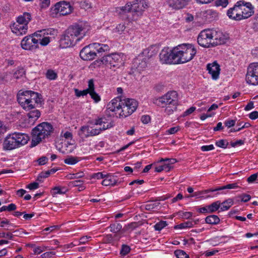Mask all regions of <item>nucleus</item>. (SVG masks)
I'll return each mask as SVG.
<instances>
[{
  "instance_id": "obj_1",
  "label": "nucleus",
  "mask_w": 258,
  "mask_h": 258,
  "mask_svg": "<svg viewBox=\"0 0 258 258\" xmlns=\"http://www.w3.org/2000/svg\"><path fill=\"white\" fill-rule=\"evenodd\" d=\"M91 26L87 22H79L70 25L61 36L59 46L62 48L74 46L88 35Z\"/></svg>"
},
{
  "instance_id": "obj_2",
  "label": "nucleus",
  "mask_w": 258,
  "mask_h": 258,
  "mask_svg": "<svg viewBox=\"0 0 258 258\" xmlns=\"http://www.w3.org/2000/svg\"><path fill=\"white\" fill-rule=\"evenodd\" d=\"M107 120L105 117H98L90 120L89 123L92 126H81L79 135L82 138H87L99 135L103 131L111 127V125L107 123Z\"/></svg>"
},
{
  "instance_id": "obj_3",
  "label": "nucleus",
  "mask_w": 258,
  "mask_h": 258,
  "mask_svg": "<svg viewBox=\"0 0 258 258\" xmlns=\"http://www.w3.org/2000/svg\"><path fill=\"white\" fill-rule=\"evenodd\" d=\"M17 101L23 109L29 111L40 105L42 98V95L37 92L26 90L22 92L19 91L17 95Z\"/></svg>"
},
{
  "instance_id": "obj_4",
  "label": "nucleus",
  "mask_w": 258,
  "mask_h": 258,
  "mask_svg": "<svg viewBox=\"0 0 258 258\" xmlns=\"http://www.w3.org/2000/svg\"><path fill=\"white\" fill-rule=\"evenodd\" d=\"M158 106L165 108L164 112L168 115L172 114L178 104V96L175 91H169L155 102Z\"/></svg>"
},
{
  "instance_id": "obj_5",
  "label": "nucleus",
  "mask_w": 258,
  "mask_h": 258,
  "mask_svg": "<svg viewBox=\"0 0 258 258\" xmlns=\"http://www.w3.org/2000/svg\"><path fill=\"white\" fill-rule=\"evenodd\" d=\"M177 64L184 63L192 60L197 53V49L191 44L183 43L174 47Z\"/></svg>"
},
{
  "instance_id": "obj_6",
  "label": "nucleus",
  "mask_w": 258,
  "mask_h": 258,
  "mask_svg": "<svg viewBox=\"0 0 258 258\" xmlns=\"http://www.w3.org/2000/svg\"><path fill=\"white\" fill-rule=\"evenodd\" d=\"M53 127L50 123L43 122L38 124L31 131L32 143L34 146L43 140L48 138L53 132Z\"/></svg>"
},
{
  "instance_id": "obj_7",
  "label": "nucleus",
  "mask_w": 258,
  "mask_h": 258,
  "mask_svg": "<svg viewBox=\"0 0 258 258\" xmlns=\"http://www.w3.org/2000/svg\"><path fill=\"white\" fill-rule=\"evenodd\" d=\"M29 136L23 133L15 132L8 135L4 142V148L6 150H12L19 148L28 143Z\"/></svg>"
},
{
  "instance_id": "obj_8",
  "label": "nucleus",
  "mask_w": 258,
  "mask_h": 258,
  "mask_svg": "<svg viewBox=\"0 0 258 258\" xmlns=\"http://www.w3.org/2000/svg\"><path fill=\"white\" fill-rule=\"evenodd\" d=\"M138 105L137 101L133 99L122 100L119 117H126L132 114L136 110Z\"/></svg>"
},
{
  "instance_id": "obj_9",
  "label": "nucleus",
  "mask_w": 258,
  "mask_h": 258,
  "mask_svg": "<svg viewBox=\"0 0 258 258\" xmlns=\"http://www.w3.org/2000/svg\"><path fill=\"white\" fill-rule=\"evenodd\" d=\"M73 8L69 2L60 1L51 8V13L53 17H56L58 14L60 15H67L72 13Z\"/></svg>"
},
{
  "instance_id": "obj_10",
  "label": "nucleus",
  "mask_w": 258,
  "mask_h": 258,
  "mask_svg": "<svg viewBox=\"0 0 258 258\" xmlns=\"http://www.w3.org/2000/svg\"><path fill=\"white\" fill-rule=\"evenodd\" d=\"M123 54L115 53L102 57L101 61L106 66L117 67L123 63Z\"/></svg>"
},
{
  "instance_id": "obj_11",
  "label": "nucleus",
  "mask_w": 258,
  "mask_h": 258,
  "mask_svg": "<svg viewBox=\"0 0 258 258\" xmlns=\"http://www.w3.org/2000/svg\"><path fill=\"white\" fill-rule=\"evenodd\" d=\"M246 81L249 84L258 85V62H252L247 68Z\"/></svg>"
},
{
  "instance_id": "obj_12",
  "label": "nucleus",
  "mask_w": 258,
  "mask_h": 258,
  "mask_svg": "<svg viewBox=\"0 0 258 258\" xmlns=\"http://www.w3.org/2000/svg\"><path fill=\"white\" fill-rule=\"evenodd\" d=\"M174 54L175 53L174 47L172 49H170L169 47H164L160 53V60L162 63L177 64Z\"/></svg>"
},
{
  "instance_id": "obj_13",
  "label": "nucleus",
  "mask_w": 258,
  "mask_h": 258,
  "mask_svg": "<svg viewBox=\"0 0 258 258\" xmlns=\"http://www.w3.org/2000/svg\"><path fill=\"white\" fill-rule=\"evenodd\" d=\"M197 41L198 44L203 47H214L211 29H205L202 31L198 35Z\"/></svg>"
},
{
  "instance_id": "obj_14",
  "label": "nucleus",
  "mask_w": 258,
  "mask_h": 258,
  "mask_svg": "<svg viewBox=\"0 0 258 258\" xmlns=\"http://www.w3.org/2000/svg\"><path fill=\"white\" fill-rule=\"evenodd\" d=\"M21 45L24 50L35 51L38 48V40L34 36V34L26 36L21 41Z\"/></svg>"
},
{
  "instance_id": "obj_15",
  "label": "nucleus",
  "mask_w": 258,
  "mask_h": 258,
  "mask_svg": "<svg viewBox=\"0 0 258 258\" xmlns=\"http://www.w3.org/2000/svg\"><path fill=\"white\" fill-rule=\"evenodd\" d=\"M243 4V1H239L236 3L232 8L227 11V15L231 20L240 21L243 20L240 10V4Z\"/></svg>"
},
{
  "instance_id": "obj_16",
  "label": "nucleus",
  "mask_w": 258,
  "mask_h": 258,
  "mask_svg": "<svg viewBox=\"0 0 258 258\" xmlns=\"http://www.w3.org/2000/svg\"><path fill=\"white\" fill-rule=\"evenodd\" d=\"M213 45L214 46L225 43L227 40V37L220 31L211 29Z\"/></svg>"
},
{
  "instance_id": "obj_17",
  "label": "nucleus",
  "mask_w": 258,
  "mask_h": 258,
  "mask_svg": "<svg viewBox=\"0 0 258 258\" xmlns=\"http://www.w3.org/2000/svg\"><path fill=\"white\" fill-rule=\"evenodd\" d=\"M240 10L242 19H246L250 17L254 13V7L249 2L243 1V4H240Z\"/></svg>"
},
{
  "instance_id": "obj_18",
  "label": "nucleus",
  "mask_w": 258,
  "mask_h": 258,
  "mask_svg": "<svg viewBox=\"0 0 258 258\" xmlns=\"http://www.w3.org/2000/svg\"><path fill=\"white\" fill-rule=\"evenodd\" d=\"M121 99L119 97L113 99L107 106V109L109 111L114 112L116 116L119 117V112L121 106Z\"/></svg>"
},
{
  "instance_id": "obj_19",
  "label": "nucleus",
  "mask_w": 258,
  "mask_h": 258,
  "mask_svg": "<svg viewBox=\"0 0 258 258\" xmlns=\"http://www.w3.org/2000/svg\"><path fill=\"white\" fill-rule=\"evenodd\" d=\"M50 33L49 30H42L36 32L34 33V36L36 37V39L38 40V44H40L42 46H46L50 42V38L46 36Z\"/></svg>"
},
{
  "instance_id": "obj_20",
  "label": "nucleus",
  "mask_w": 258,
  "mask_h": 258,
  "mask_svg": "<svg viewBox=\"0 0 258 258\" xmlns=\"http://www.w3.org/2000/svg\"><path fill=\"white\" fill-rule=\"evenodd\" d=\"M220 201H217L212 203L211 204L207 205L205 207L199 208L198 212L202 214L213 213L220 210Z\"/></svg>"
},
{
  "instance_id": "obj_21",
  "label": "nucleus",
  "mask_w": 258,
  "mask_h": 258,
  "mask_svg": "<svg viewBox=\"0 0 258 258\" xmlns=\"http://www.w3.org/2000/svg\"><path fill=\"white\" fill-rule=\"evenodd\" d=\"M191 0H167L168 6L172 10H178L185 7Z\"/></svg>"
},
{
  "instance_id": "obj_22",
  "label": "nucleus",
  "mask_w": 258,
  "mask_h": 258,
  "mask_svg": "<svg viewBox=\"0 0 258 258\" xmlns=\"http://www.w3.org/2000/svg\"><path fill=\"white\" fill-rule=\"evenodd\" d=\"M201 16L205 22L209 23L217 19L218 17V14L213 9H207L202 11Z\"/></svg>"
},
{
  "instance_id": "obj_23",
  "label": "nucleus",
  "mask_w": 258,
  "mask_h": 258,
  "mask_svg": "<svg viewBox=\"0 0 258 258\" xmlns=\"http://www.w3.org/2000/svg\"><path fill=\"white\" fill-rule=\"evenodd\" d=\"M80 56L82 59L85 60H93L96 56L95 52L89 45L86 46L81 50Z\"/></svg>"
},
{
  "instance_id": "obj_24",
  "label": "nucleus",
  "mask_w": 258,
  "mask_h": 258,
  "mask_svg": "<svg viewBox=\"0 0 258 258\" xmlns=\"http://www.w3.org/2000/svg\"><path fill=\"white\" fill-rule=\"evenodd\" d=\"M207 70L208 71V73L211 75L212 78L213 80H216L219 78L220 68L216 61L208 63L207 66Z\"/></svg>"
},
{
  "instance_id": "obj_25",
  "label": "nucleus",
  "mask_w": 258,
  "mask_h": 258,
  "mask_svg": "<svg viewBox=\"0 0 258 258\" xmlns=\"http://www.w3.org/2000/svg\"><path fill=\"white\" fill-rule=\"evenodd\" d=\"M147 66L146 59H141L140 57H138L134 59L132 68L134 72H137L141 73L146 69Z\"/></svg>"
},
{
  "instance_id": "obj_26",
  "label": "nucleus",
  "mask_w": 258,
  "mask_h": 258,
  "mask_svg": "<svg viewBox=\"0 0 258 258\" xmlns=\"http://www.w3.org/2000/svg\"><path fill=\"white\" fill-rule=\"evenodd\" d=\"M12 31L17 35H23L25 34L28 30V26L24 25L19 22L14 23L11 27Z\"/></svg>"
},
{
  "instance_id": "obj_27",
  "label": "nucleus",
  "mask_w": 258,
  "mask_h": 258,
  "mask_svg": "<svg viewBox=\"0 0 258 258\" xmlns=\"http://www.w3.org/2000/svg\"><path fill=\"white\" fill-rule=\"evenodd\" d=\"M92 49L95 52L96 55L97 53H102L110 49V47L107 44H101L99 43H93L89 44Z\"/></svg>"
},
{
  "instance_id": "obj_28",
  "label": "nucleus",
  "mask_w": 258,
  "mask_h": 258,
  "mask_svg": "<svg viewBox=\"0 0 258 258\" xmlns=\"http://www.w3.org/2000/svg\"><path fill=\"white\" fill-rule=\"evenodd\" d=\"M89 94L95 103H98L101 100L100 96L95 91V85L93 79L89 80Z\"/></svg>"
},
{
  "instance_id": "obj_29",
  "label": "nucleus",
  "mask_w": 258,
  "mask_h": 258,
  "mask_svg": "<svg viewBox=\"0 0 258 258\" xmlns=\"http://www.w3.org/2000/svg\"><path fill=\"white\" fill-rule=\"evenodd\" d=\"M159 51V47L156 45H152L143 50L142 54L148 58L156 55Z\"/></svg>"
},
{
  "instance_id": "obj_30",
  "label": "nucleus",
  "mask_w": 258,
  "mask_h": 258,
  "mask_svg": "<svg viewBox=\"0 0 258 258\" xmlns=\"http://www.w3.org/2000/svg\"><path fill=\"white\" fill-rule=\"evenodd\" d=\"M31 19L32 16L31 14L28 12H24L17 18L16 21L17 22H19L20 24L21 23L24 25L28 26Z\"/></svg>"
},
{
  "instance_id": "obj_31",
  "label": "nucleus",
  "mask_w": 258,
  "mask_h": 258,
  "mask_svg": "<svg viewBox=\"0 0 258 258\" xmlns=\"http://www.w3.org/2000/svg\"><path fill=\"white\" fill-rule=\"evenodd\" d=\"M176 159H169V158H162L160 162H163V164L162 165L164 168V170L166 171H169L173 168L172 165L176 162Z\"/></svg>"
},
{
  "instance_id": "obj_32",
  "label": "nucleus",
  "mask_w": 258,
  "mask_h": 258,
  "mask_svg": "<svg viewBox=\"0 0 258 258\" xmlns=\"http://www.w3.org/2000/svg\"><path fill=\"white\" fill-rule=\"evenodd\" d=\"M131 2L127 3L124 6L119 7L116 8L115 12L119 15L125 14L131 12Z\"/></svg>"
},
{
  "instance_id": "obj_33",
  "label": "nucleus",
  "mask_w": 258,
  "mask_h": 258,
  "mask_svg": "<svg viewBox=\"0 0 258 258\" xmlns=\"http://www.w3.org/2000/svg\"><path fill=\"white\" fill-rule=\"evenodd\" d=\"M28 111L29 112L27 113V116L28 117L30 121L34 122L40 116V111L38 109H36V108L32 110H30Z\"/></svg>"
},
{
  "instance_id": "obj_34",
  "label": "nucleus",
  "mask_w": 258,
  "mask_h": 258,
  "mask_svg": "<svg viewBox=\"0 0 258 258\" xmlns=\"http://www.w3.org/2000/svg\"><path fill=\"white\" fill-rule=\"evenodd\" d=\"M207 224L210 225H217L220 222L219 217L216 215H210L206 217L205 219Z\"/></svg>"
},
{
  "instance_id": "obj_35",
  "label": "nucleus",
  "mask_w": 258,
  "mask_h": 258,
  "mask_svg": "<svg viewBox=\"0 0 258 258\" xmlns=\"http://www.w3.org/2000/svg\"><path fill=\"white\" fill-rule=\"evenodd\" d=\"M0 227L3 228L5 230L12 231L13 229L12 228L16 227V226L11 223L8 219L4 218L0 222Z\"/></svg>"
},
{
  "instance_id": "obj_36",
  "label": "nucleus",
  "mask_w": 258,
  "mask_h": 258,
  "mask_svg": "<svg viewBox=\"0 0 258 258\" xmlns=\"http://www.w3.org/2000/svg\"><path fill=\"white\" fill-rule=\"evenodd\" d=\"M132 8L131 12H141L143 11L144 5L143 3L138 2V1H136L131 3Z\"/></svg>"
},
{
  "instance_id": "obj_37",
  "label": "nucleus",
  "mask_w": 258,
  "mask_h": 258,
  "mask_svg": "<svg viewBox=\"0 0 258 258\" xmlns=\"http://www.w3.org/2000/svg\"><path fill=\"white\" fill-rule=\"evenodd\" d=\"M239 187L238 183L234 182L232 183L228 184L226 185L218 187L217 188H213L214 192L216 191L224 190V189H236Z\"/></svg>"
},
{
  "instance_id": "obj_38",
  "label": "nucleus",
  "mask_w": 258,
  "mask_h": 258,
  "mask_svg": "<svg viewBox=\"0 0 258 258\" xmlns=\"http://www.w3.org/2000/svg\"><path fill=\"white\" fill-rule=\"evenodd\" d=\"M103 179L101 183L104 186L113 185L115 183L114 177L110 174H107Z\"/></svg>"
},
{
  "instance_id": "obj_39",
  "label": "nucleus",
  "mask_w": 258,
  "mask_h": 258,
  "mask_svg": "<svg viewBox=\"0 0 258 258\" xmlns=\"http://www.w3.org/2000/svg\"><path fill=\"white\" fill-rule=\"evenodd\" d=\"M233 204L232 199H229L223 203L220 202V208L219 212L228 210Z\"/></svg>"
},
{
  "instance_id": "obj_40",
  "label": "nucleus",
  "mask_w": 258,
  "mask_h": 258,
  "mask_svg": "<svg viewBox=\"0 0 258 258\" xmlns=\"http://www.w3.org/2000/svg\"><path fill=\"white\" fill-rule=\"evenodd\" d=\"M74 91H75V95L78 97L87 95L88 94H89V80L88 81V82L87 89L83 90H79L78 89H75Z\"/></svg>"
},
{
  "instance_id": "obj_41",
  "label": "nucleus",
  "mask_w": 258,
  "mask_h": 258,
  "mask_svg": "<svg viewBox=\"0 0 258 258\" xmlns=\"http://www.w3.org/2000/svg\"><path fill=\"white\" fill-rule=\"evenodd\" d=\"M108 228L111 232L117 233L122 229V225L119 223H112L110 225Z\"/></svg>"
},
{
  "instance_id": "obj_42",
  "label": "nucleus",
  "mask_w": 258,
  "mask_h": 258,
  "mask_svg": "<svg viewBox=\"0 0 258 258\" xmlns=\"http://www.w3.org/2000/svg\"><path fill=\"white\" fill-rule=\"evenodd\" d=\"M79 162L78 157L70 156L64 160V163L68 165H75Z\"/></svg>"
},
{
  "instance_id": "obj_43",
  "label": "nucleus",
  "mask_w": 258,
  "mask_h": 258,
  "mask_svg": "<svg viewBox=\"0 0 258 258\" xmlns=\"http://www.w3.org/2000/svg\"><path fill=\"white\" fill-rule=\"evenodd\" d=\"M131 250V248L128 245L122 244L119 253L121 256H125L130 252Z\"/></svg>"
},
{
  "instance_id": "obj_44",
  "label": "nucleus",
  "mask_w": 258,
  "mask_h": 258,
  "mask_svg": "<svg viewBox=\"0 0 258 258\" xmlns=\"http://www.w3.org/2000/svg\"><path fill=\"white\" fill-rule=\"evenodd\" d=\"M215 145L218 147L226 149L229 145V143L226 140L221 139L220 140L217 141L215 142Z\"/></svg>"
},
{
  "instance_id": "obj_45",
  "label": "nucleus",
  "mask_w": 258,
  "mask_h": 258,
  "mask_svg": "<svg viewBox=\"0 0 258 258\" xmlns=\"http://www.w3.org/2000/svg\"><path fill=\"white\" fill-rule=\"evenodd\" d=\"M194 223L192 221H187L185 222L181 223L175 227V228H179L180 229H183L186 228H190L193 227Z\"/></svg>"
},
{
  "instance_id": "obj_46",
  "label": "nucleus",
  "mask_w": 258,
  "mask_h": 258,
  "mask_svg": "<svg viewBox=\"0 0 258 258\" xmlns=\"http://www.w3.org/2000/svg\"><path fill=\"white\" fill-rule=\"evenodd\" d=\"M209 192H214L213 188H210L206 190H203L198 192H195L192 195L190 196L189 197H201V195L208 194Z\"/></svg>"
},
{
  "instance_id": "obj_47",
  "label": "nucleus",
  "mask_w": 258,
  "mask_h": 258,
  "mask_svg": "<svg viewBox=\"0 0 258 258\" xmlns=\"http://www.w3.org/2000/svg\"><path fill=\"white\" fill-rule=\"evenodd\" d=\"M46 77L50 80H54L56 79L57 75L54 71L49 70L46 73Z\"/></svg>"
},
{
  "instance_id": "obj_48",
  "label": "nucleus",
  "mask_w": 258,
  "mask_h": 258,
  "mask_svg": "<svg viewBox=\"0 0 258 258\" xmlns=\"http://www.w3.org/2000/svg\"><path fill=\"white\" fill-rule=\"evenodd\" d=\"M174 254L177 258H188L189 256L186 253L182 250H176L174 251Z\"/></svg>"
},
{
  "instance_id": "obj_49",
  "label": "nucleus",
  "mask_w": 258,
  "mask_h": 258,
  "mask_svg": "<svg viewBox=\"0 0 258 258\" xmlns=\"http://www.w3.org/2000/svg\"><path fill=\"white\" fill-rule=\"evenodd\" d=\"M167 225V222L164 221H161L157 223L154 226V228L156 231H161L163 228Z\"/></svg>"
},
{
  "instance_id": "obj_50",
  "label": "nucleus",
  "mask_w": 258,
  "mask_h": 258,
  "mask_svg": "<svg viewBox=\"0 0 258 258\" xmlns=\"http://www.w3.org/2000/svg\"><path fill=\"white\" fill-rule=\"evenodd\" d=\"M159 204L160 203L158 202H150L146 205L145 208L147 210H152L157 208Z\"/></svg>"
},
{
  "instance_id": "obj_51",
  "label": "nucleus",
  "mask_w": 258,
  "mask_h": 258,
  "mask_svg": "<svg viewBox=\"0 0 258 258\" xmlns=\"http://www.w3.org/2000/svg\"><path fill=\"white\" fill-rule=\"evenodd\" d=\"M106 174H105L104 172L95 173L91 175V178L95 179H103L105 177Z\"/></svg>"
},
{
  "instance_id": "obj_52",
  "label": "nucleus",
  "mask_w": 258,
  "mask_h": 258,
  "mask_svg": "<svg viewBox=\"0 0 258 258\" xmlns=\"http://www.w3.org/2000/svg\"><path fill=\"white\" fill-rule=\"evenodd\" d=\"M53 190L55 194H63L67 192V189L64 187L56 186L53 188Z\"/></svg>"
},
{
  "instance_id": "obj_53",
  "label": "nucleus",
  "mask_w": 258,
  "mask_h": 258,
  "mask_svg": "<svg viewBox=\"0 0 258 258\" xmlns=\"http://www.w3.org/2000/svg\"><path fill=\"white\" fill-rule=\"evenodd\" d=\"M11 75L10 72H6L0 74V81L2 82H7L9 76Z\"/></svg>"
},
{
  "instance_id": "obj_54",
  "label": "nucleus",
  "mask_w": 258,
  "mask_h": 258,
  "mask_svg": "<svg viewBox=\"0 0 258 258\" xmlns=\"http://www.w3.org/2000/svg\"><path fill=\"white\" fill-rule=\"evenodd\" d=\"M84 181L81 180H76L69 182V185L72 187H82Z\"/></svg>"
},
{
  "instance_id": "obj_55",
  "label": "nucleus",
  "mask_w": 258,
  "mask_h": 258,
  "mask_svg": "<svg viewBox=\"0 0 258 258\" xmlns=\"http://www.w3.org/2000/svg\"><path fill=\"white\" fill-rule=\"evenodd\" d=\"M92 239V237L89 236H84L81 237L79 240V243H78V245H81V244H86L88 241L91 240Z\"/></svg>"
},
{
  "instance_id": "obj_56",
  "label": "nucleus",
  "mask_w": 258,
  "mask_h": 258,
  "mask_svg": "<svg viewBox=\"0 0 258 258\" xmlns=\"http://www.w3.org/2000/svg\"><path fill=\"white\" fill-rule=\"evenodd\" d=\"M125 26L123 24H119L114 29L113 32L121 34L125 30Z\"/></svg>"
},
{
  "instance_id": "obj_57",
  "label": "nucleus",
  "mask_w": 258,
  "mask_h": 258,
  "mask_svg": "<svg viewBox=\"0 0 258 258\" xmlns=\"http://www.w3.org/2000/svg\"><path fill=\"white\" fill-rule=\"evenodd\" d=\"M50 175L48 171L41 172L37 178V180L41 182L42 181V179L48 177Z\"/></svg>"
},
{
  "instance_id": "obj_58",
  "label": "nucleus",
  "mask_w": 258,
  "mask_h": 258,
  "mask_svg": "<svg viewBox=\"0 0 258 258\" xmlns=\"http://www.w3.org/2000/svg\"><path fill=\"white\" fill-rule=\"evenodd\" d=\"M24 74V72L23 69H19L15 71L14 73L13 76L14 78L18 79L22 77Z\"/></svg>"
},
{
  "instance_id": "obj_59",
  "label": "nucleus",
  "mask_w": 258,
  "mask_h": 258,
  "mask_svg": "<svg viewBox=\"0 0 258 258\" xmlns=\"http://www.w3.org/2000/svg\"><path fill=\"white\" fill-rule=\"evenodd\" d=\"M14 235L11 232H2L0 233V238H7L9 239H13Z\"/></svg>"
},
{
  "instance_id": "obj_60",
  "label": "nucleus",
  "mask_w": 258,
  "mask_h": 258,
  "mask_svg": "<svg viewBox=\"0 0 258 258\" xmlns=\"http://www.w3.org/2000/svg\"><path fill=\"white\" fill-rule=\"evenodd\" d=\"M256 180H258V172L251 175L247 179V181L249 183Z\"/></svg>"
},
{
  "instance_id": "obj_61",
  "label": "nucleus",
  "mask_w": 258,
  "mask_h": 258,
  "mask_svg": "<svg viewBox=\"0 0 258 258\" xmlns=\"http://www.w3.org/2000/svg\"><path fill=\"white\" fill-rule=\"evenodd\" d=\"M60 136L64 137L66 139L72 140L73 139L72 133L70 131H67L65 132L62 131L60 134Z\"/></svg>"
},
{
  "instance_id": "obj_62",
  "label": "nucleus",
  "mask_w": 258,
  "mask_h": 258,
  "mask_svg": "<svg viewBox=\"0 0 258 258\" xmlns=\"http://www.w3.org/2000/svg\"><path fill=\"white\" fill-rule=\"evenodd\" d=\"M236 120L234 119H227L224 122V124L228 128L234 126Z\"/></svg>"
},
{
  "instance_id": "obj_63",
  "label": "nucleus",
  "mask_w": 258,
  "mask_h": 258,
  "mask_svg": "<svg viewBox=\"0 0 258 258\" xmlns=\"http://www.w3.org/2000/svg\"><path fill=\"white\" fill-rule=\"evenodd\" d=\"M40 6L41 9H46L50 5V0H40Z\"/></svg>"
},
{
  "instance_id": "obj_64",
  "label": "nucleus",
  "mask_w": 258,
  "mask_h": 258,
  "mask_svg": "<svg viewBox=\"0 0 258 258\" xmlns=\"http://www.w3.org/2000/svg\"><path fill=\"white\" fill-rule=\"evenodd\" d=\"M239 198L243 202H247L251 199L250 196L247 194H242L239 196Z\"/></svg>"
}]
</instances>
